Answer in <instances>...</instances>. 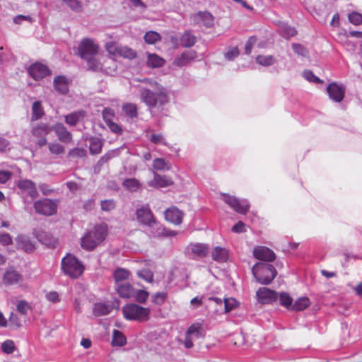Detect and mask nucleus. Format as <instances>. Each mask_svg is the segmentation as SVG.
Returning <instances> with one entry per match:
<instances>
[{
	"label": "nucleus",
	"mask_w": 362,
	"mask_h": 362,
	"mask_svg": "<svg viewBox=\"0 0 362 362\" xmlns=\"http://www.w3.org/2000/svg\"><path fill=\"white\" fill-rule=\"evenodd\" d=\"M256 295L262 304L272 303L278 300V293L266 287L259 288Z\"/></svg>",
	"instance_id": "13"
},
{
	"label": "nucleus",
	"mask_w": 362,
	"mask_h": 362,
	"mask_svg": "<svg viewBox=\"0 0 362 362\" xmlns=\"http://www.w3.org/2000/svg\"><path fill=\"white\" fill-rule=\"evenodd\" d=\"M107 52L115 57L132 59L136 57V52L128 47L117 46L114 43L107 45Z\"/></svg>",
	"instance_id": "11"
},
{
	"label": "nucleus",
	"mask_w": 362,
	"mask_h": 362,
	"mask_svg": "<svg viewBox=\"0 0 362 362\" xmlns=\"http://www.w3.org/2000/svg\"><path fill=\"white\" fill-rule=\"evenodd\" d=\"M252 273L256 281L263 285L269 284L277 274L275 267L266 263L255 264L252 268Z\"/></svg>",
	"instance_id": "3"
},
{
	"label": "nucleus",
	"mask_w": 362,
	"mask_h": 362,
	"mask_svg": "<svg viewBox=\"0 0 362 362\" xmlns=\"http://www.w3.org/2000/svg\"><path fill=\"white\" fill-rule=\"evenodd\" d=\"M63 1L73 11H80L81 9V3L78 0H63Z\"/></svg>",
	"instance_id": "59"
},
{
	"label": "nucleus",
	"mask_w": 362,
	"mask_h": 362,
	"mask_svg": "<svg viewBox=\"0 0 362 362\" xmlns=\"http://www.w3.org/2000/svg\"><path fill=\"white\" fill-rule=\"evenodd\" d=\"M278 299L279 300L281 305L289 310H291L293 299L288 293L282 292L281 293H278Z\"/></svg>",
	"instance_id": "39"
},
{
	"label": "nucleus",
	"mask_w": 362,
	"mask_h": 362,
	"mask_svg": "<svg viewBox=\"0 0 362 362\" xmlns=\"http://www.w3.org/2000/svg\"><path fill=\"white\" fill-rule=\"evenodd\" d=\"M165 60L156 54L147 53V64L152 68L161 67Z\"/></svg>",
	"instance_id": "34"
},
{
	"label": "nucleus",
	"mask_w": 362,
	"mask_h": 362,
	"mask_svg": "<svg viewBox=\"0 0 362 362\" xmlns=\"http://www.w3.org/2000/svg\"><path fill=\"white\" fill-rule=\"evenodd\" d=\"M150 309L136 303H129L122 308L124 317L128 320L138 322L147 321L149 319Z\"/></svg>",
	"instance_id": "4"
},
{
	"label": "nucleus",
	"mask_w": 362,
	"mask_h": 362,
	"mask_svg": "<svg viewBox=\"0 0 362 362\" xmlns=\"http://www.w3.org/2000/svg\"><path fill=\"white\" fill-rule=\"evenodd\" d=\"M102 115L104 122L107 124V123H110V122L113 121L112 119L113 117H115V112L111 108L105 107L103 109Z\"/></svg>",
	"instance_id": "53"
},
{
	"label": "nucleus",
	"mask_w": 362,
	"mask_h": 362,
	"mask_svg": "<svg viewBox=\"0 0 362 362\" xmlns=\"http://www.w3.org/2000/svg\"><path fill=\"white\" fill-rule=\"evenodd\" d=\"M49 150L52 154L60 155L64 153V148L58 143H50L48 145Z\"/></svg>",
	"instance_id": "54"
},
{
	"label": "nucleus",
	"mask_w": 362,
	"mask_h": 362,
	"mask_svg": "<svg viewBox=\"0 0 362 362\" xmlns=\"http://www.w3.org/2000/svg\"><path fill=\"white\" fill-rule=\"evenodd\" d=\"M129 272L125 269H117L113 274L117 285L120 283H124L123 281L129 278Z\"/></svg>",
	"instance_id": "37"
},
{
	"label": "nucleus",
	"mask_w": 362,
	"mask_h": 362,
	"mask_svg": "<svg viewBox=\"0 0 362 362\" xmlns=\"http://www.w3.org/2000/svg\"><path fill=\"white\" fill-rule=\"evenodd\" d=\"M165 218L169 222L180 225L182 221L183 213L177 207L172 206L165 210Z\"/></svg>",
	"instance_id": "19"
},
{
	"label": "nucleus",
	"mask_w": 362,
	"mask_h": 362,
	"mask_svg": "<svg viewBox=\"0 0 362 362\" xmlns=\"http://www.w3.org/2000/svg\"><path fill=\"white\" fill-rule=\"evenodd\" d=\"M100 206L103 211H110L115 208L116 204L113 199H105L101 201Z\"/></svg>",
	"instance_id": "52"
},
{
	"label": "nucleus",
	"mask_w": 362,
	"mask_h": 362,
	"mask_svg": "<svg viewBox=\"0 0 362 362\" xmlns=\"http://www.w3.org/2000/svg\"><path fill=\"white\" fill-rule=\"evenodd\" d=\"M211 256L214 261L220 263L226 262L228 259V252L226 248L215 247L212 250Z\"/></svg>",
	"instance_id": "28"
},
{
	"label": "nucleus",
	"mask_w": 362,
	"mask_h": 362,
	"mask_svg": "<svg viewBox=\"0 0 362 362\" xmlns=\"http://www.w3.org/2000/svg\"><path fill=\"white\" fill-rule=\"evenodd\" d=\"M191 21L194 24H202L206 28L214 25V16L208 11H199L191 16Z\"/></svg>",
	"instance_id": "17"
},
{
	"label": "nucleus",
	"mask_w": 362,
	"mask_h": 362,
	"mask_svg": "<svg viewBox=\"0 0 362 362\" xmlns=\"http://www.w3.org/2000/svg\"><path fill=\"white\" fill-rule=\"evenodd\" d=\"M122 111L127 117L131 119L137 118L138 117V107L134 103H125L122 105Z\"/></svg>",
	"instance_id": "35"
},
{
	"label": "nucleus",
	"mask_w": 362,
	"mask_h": 362,
	"mask_svg": "<svg viewBox=\"0 0 362 362\" xmlns=\"http://www.w3.org/2000/svg\"><path fill=\"white\" fill-rule=\"evenodd\" d=\"M148 139L154 144H163L166 146H169L165 137L162 134H152L149 136Z\"/></svg>",
	"instance_id": "48"
},
{
	"label": "nucleus",
	"mask_w": 362,
	"mask_h": 362,
	"mask_svg": "<svg viewBox=\"0 0 362 362\" xmlns=\"http://www.w3.org/2000/svg\"><path fill=\"white\" fill-rule=\"evenodd\" d=\"M310 300L308 297H300L298 298L291 307V311H302L310 305Z\"/></svg>",
	"instance_id": "36"
},
{
	"label": "nucleus",
	"mask_w": 362,
	"mask_h": 362,
	"mask_svg": "<svg viewBox=\"0 0 362 362\" xmlns=\"http://www.w3.org/2000/svg\"><path fill=\"white\" fill-rule=\"evenodd\" d=\"M119 148L112 149L107 151L103 155L94 166V172L98 173L104 164L107 163L110 159L115 158L119 155Z\"/></svg>",
	"instance_id": "24"
},
{
	"label": "nucleus",
	"mask_w": 362,
	"mask_h": 362,
	"mask_svg": "<svg viewBox=\"0 0 362 362\" xmlns=\"http://www.w3.org/2000/svg\"><path fill=\"white\" fill-rule=\"evenodd\" d=\"M17 245L26 252H31L35 249L34 244L30 240V238L25 235H19L16 238Z\"/></svg>",
	"instance_id": "26"
},
{
	"label": "nucleus",
	"mask_w": 362,
	"mask_h": 362,
	"mask_svg": "<svg viewBox=\"0 0 362 362\" xmlns=\"http://www.w3.org/2000/svg\"><path fill=\"white\" fill-rule=\"evenodd\" d=\"M107 234V226L106 224L97 225L93 230L88 232L81 238V247L86 250L91 251L105 239Z\"/></svg>",
	"instance_id": "2"
},
{
	"label": "nucleus",
	"mask_w": 362,
	"mask_h": 362,
	"mask_svg": "<svg viewBox=\"0 0 362 362\" xmlns=\"http://www.w3.org/2000/svg\"><path fill=\"white\" fill-rule=\"evenodd\" d=\"M167 297L164 292H158L152 296V301L156 305H162Z\"/></svg>",
	"instance_id": "57"
},
{
	"label": "nucleus",
	"mask_w": 362,
	"mask_h": 362,
	"mask_svg": "<svg viewBox=\"0 0 362 362\" xmlns=\"http://www.w3.org/2000/svg\"><path fill=\"white\" fill-rule=\"evenodd\" d=\"M69 80L64 76H57L53 81L54 90L62 95H65L69 92Z\"/></svg>",
	"instance_id": "20"
},
{
	"label": "nucleus",
	"mask_w": 362,
	"mask_h": 362,
	"mask_svg": "<svg viewBox=\"0 0 362 362\" xmlns=\"http://www.w3.org/2000/svg\"><path fill=\"white\" fill-rule=\"evenodd\" d=\"M36 236L37 239L45 245L48 246L54 245V241L52 240V238L50 237V235L47 233L42 232L41 233L37 234Z\"/></svg>",
	"instance_id": "50"
},
{
	"label": "nucleus",
	"mask_w": 362,
	"mask_h": 362,
	"mask_svg": "<svg viewBox=\"0 0 362 362\" xmlns=\"http://www.w3.org/2000/svg\"><path fill=\"white\" fill-rule=\"evenodd\" d=\"M291 46L296 54L303 57L308 55V51L303 45L298 43H293Z\"/></svg>",
	"instance_id": "55"
},
{
	"label": "nucleus",
	"mask_w": 362,
	"mask_h": 362,
	"mask_svg": "<svg viewBox=\"0 0 362 362\" xmlns=\"http://www.w3.org/2000/svg\"><path fill=\"white\" fill-rule=\"evenodd\" d=\"M116 290L119 296L123 298H130L135 295V288L127 282L118 284Z\"/></svg>",
	"instance_id": "23"
},
{
	"label": "nucleus",
	"mask_w": 362,
	"mask_h": 362,
	"mask_svg": "<svg viewBox=\"0 0 362 362\" xmlns=\"http://www.w3.org/2000/svg\"><path fill=\"white\" fill-rule=\"evenodd\" d=\"M148 184L154 187H165L172 185L173 182L168 176L154 173L153 180Z\"/></svg>",
	"instance_id": "25"
},
{
	"label": "nucleus",
	"mask_w": 362,
	"mask_h": 362,
	"mask_svg": "<svg viewBox=\"0 0 362 362\" xmlns=\"http://www.w3.org/2000/svg\"><path fill=\"white\" fill-rule=\"evenodd\" d=\"M209 245L204 243H191L185 249L186 254L193 259H198L206 256L209 252Z\"/></svg>",
	"instance_id": "10"
},
{
	"label": "nucleus",
	"mask_w": 362,
	"mask_h": 362,
	"mask_svg": "<svg viewBox=\"0 0 362 362\" xmlns=\"http://www.w3.org/2000/svg\"><path fill=\"white\" fill-rule=\"evenodd\" d=\"M327 91L330 99L334 102L339 103L344 97L345 88L343 85H339L333 82L327 86Z\"/></svg>",
	"instance_id": "16"
},
{
	"label": "nucleus",
	"mask_w": 362,
	"mask_h": 362,
	"mask_svg": "<svg viewBox=\"0 0 362 362\" xmlns=\"http://www.w3.org/2000/svg\"><path fill=\"white\" fill-rule=\"evenodd\" d=\"M53 129L59 141L64 143H69L72 141V134L61 123H57Z\"/></svg>",
	"instance_id": "21"
},
{
	"label": "nucleus",
	"mask_w": 362,
	"mask_h": 362,
	"mask_svg": "<svg viewBox=\"0 0 362 362\" xmlns=\"http://www.w3.org/2000/svg\"><path fill=\"white\" fill-rule=\"evenodd\" d=\"M69 156L73 158H83L86 156V151L83 148H76L69 152Z\"/></svg>",
	"instance_id": "63"
},
{
	"label": "nucleus",
	"mask_w": 362,
	"mask_h": 362,
	"mask_svg": "<svg viewBox=\"0 0 362 362\" xmlns=\"http://www.w3.org/2000/svg\"><path fill=\"white\" fill-rule=\"evenodd\" d=\"M256 62L260 65L268 66L272 65L274 63V59L272 55H258L256 57Z\"/></svg>",
	"instance_id": "45"
},
{
	"label": "nucleus",
	"mask_w": 362,
	"mask_h": 362,
	"mask_svg": "<svg viewBox=\"0 0 362 362\" xmlns=\"http://www.w3.org/2000/svg\"><path fill=\"white\" fill-rule=\"evenodd\" d=\"M98 52V46L95 44L93 40L88 38L83 39L78 47V54L83 59L97 55Z\"/></svg>",
	"instance_id": "9"
},
{
	"label": "nucleus",
	"mask_w": 362,
	"mask_h": 362,
	"mask_svg": "<svg viewBox=\"0 0 362 362\" xmlns=\"http://www.w3.org/2000/svg\"><path fill=\"white\" fill-rule=\"evenodd\" d=\"M29 75L35 81H40L47 76L51 75L49 68L42 63L36 62L31 64L28 69Z\"/></svg>",
	"instance_id": "12"
},
{
	"label": "nucleus",
	"mask_w": 362,
	"mask_h": 362,
	"mask_svg": "<svg viewBox=\"0 0 362 362\" xmlns=\"http://www.w3.org/2000/svg\"><path fill=\"white\" fill-rule=\"evenodd\" d=\"M160 39V34L155 31H148L144 35V40L148 44H154Z\"/></svg>",
	"instance_id": "47"
},
{
	"label": "nucleus",
	"mask_w": 362,
	"mask_h": 362,
	"mask_svg": "<svg viewBox=\"0 0 362 362\" xmlns=\"http://www.w3.org/2000/svg\"><path fill=\"white\" fill-rule=\"evenodd\" d=\"M153 89L139 87L140 99L150 110L156 107L158 104L163 105L169 103L168 92L165 88L157 86Z\"/></svg>",
	"instance_id": "1"
},
{
	"label": "nucleus",
	"mask_w": 362,
	"mask_h": 362,
	"mask_svg": "<svg viewBox=\"0 0 362 362\" xmlns=\"http://www.w3.org/2000/svg\"><path fill=\"white\" fill-rule=\"evenodd\" d=\"M253 255L255 258L267 262H272L276 257L274 252L267 247H257L255 248Z\"/></svg>",
	"instance_id": "18"
},
{
	"label": "nucleus",
	"mask_w": 362,
	"mask_h": 362,
	"mask_svg": "<svg viewBox=\"0 0 362 362\" xmlns=\"http://www.w3.org/2000/svg\"><path fill=\"white\" fill-rule=\"evenodd\" d=\"M223 202L230 206L238 214H245L250 209V204L247 199H240L228 194H222Z\"/></svg>",
	"instance_id": "8"
},
{
	"label": "nucleus",
	"mask_w": 362,
	"mask_h": 362,
	"mask_svg": "<svg viewBox=\"0 0 362 362\" xmlns=\"http://www.w3.org/2000/svg\"><path fill=\"white\" fill-rule=\"evenodd\" d=\"M23 278L22 275L13 268L11 267L6 270L2 282L6 286H13L22 283Z\"/></svg>",
	"instance_id": "14"
},
{
	"label": "nucleus",
	"mask_w": 362,
	"mask_h": 362,
	"mask_svg": "<svg viewBox=\"0 0 362 362\" xmlns=\"http://www.w3.org/2000/svg\"><path fill=\"white\" fill-rule=\"evenodd\" d=\"M257 42V38L255 36L249 37L245 44V54H250L255 45Z\"/></svg>",
	"instance_id": "60"
},
{
	"label": "nucleus",
	"mask_w": 362,
	"mask_h": 362,
	"mask_svg": "<svg viewBox=\"0 0 362 362\" xmlns=\"http://www.w3.org/2000/svg\"><path fill=\"white\" fill-rule=\"evenodd\" d=\"M123 187L130 192H136L140 187L141 184L135 178H127L123 181Z\"/></svg>",
	"instance_id": "38"
},
{
	"label": "nucleus",
	"mask_w": 362,
	"mask_h": 362,
	"mask_svg": "<svg viewBox=\"0 0 362 362\" xmlns=\"http://www.w3.org/2000/svg\"><path fill=\"white\" fill-rule=\"evenodd\" d=\"M58 205V199L44 198L35 201L33 204V207L37 214L50 216L57 214Z\"/></svg>",
	"instance_id": "6"
},
{
	"label": "nucleus",
	"mask_w": 362,
	"mask_h": 362,
	"mask_svg": "<svg viewBox=\"0 0 362 362\" xmlns=\"http://www.w3.org/2000/svg\"><path fill=\"white\" fill-rule=\"evenodd\" d=\"M86 115L83 110L76 111L65 116V122L70 126H75L81 121Z\"/></svg>",
	"instance_id": "29"
},
{
	"label": "nucleus",
	"mask_w": 362,
	"mask_h": 362,
	"mask_svg": "<svg viewBox=\"0 0 362 362\" xmlns=\"http://www.w3.org/2000/svg\"><path fill=\"white\" fill-rule=\"evenodd\" d=\"M156 228L157 229L156 232L153 230L151 232V235L152 237H159L160 235L174 236L177 233L175 231L173 230H165L164 228L159 225Z\"/></svg>",
	"instance_id": "46"
},
{
	"label": "nucleus",
	"mask_w": 362,
	"mask_h": 362,
	"mask_svg": "<svg viewBox=\"0 0 362 362\" xmlns=\"http://www.w3.org/2000/svg\"><path fill=\"white\" fill-rule=\"evenodd\" d=\"M136 216L137 221L141 224L148 226L152 229L158 226L148 204L138 206L136 210Z\"/></svg>",
	"instance_id": "7"
},
{
	"label": "nucleus",
	"mask_w": 362,
	"mask_h": 362,
	"mask_svg": "<svg viewBox=\"0 0 362 362\" xmlns=\"http://www.w3.org/2000/svg\"><path fill=\"white\" fill-rule=\"evenodd\" d=\"M89 151L90 154L97 155L100 153L103 146V141L101 139L92 136L89 139Z\"/></svg>",
	"instance_id": "31"
},
{
	"label": "nucleus",
	"mask_w": 362,
	"mask_h": 362,
	"mask_svg": "<svg viewBox=\"0 0 362 362\" xmlns=\"http://www.w3.org/2000/svg\"><path fill=\"white\" fill-rule=\"evenodd\" d=\"M1 349L3 352L7 354L13 353L16 349L14 342L10 339L6 340L1 344Z\"/></svg>",
	"instance_id": "49"
},
{
	"label": "nucleus",
	"mask_w": 362,
	"mask_h": 362,
	"mask_svg": "<svg viewBox=\"0 0 362 362\" xmlns=\"http://www.w3.org/2000/svg\"><path fill=\"white\" fill-rule=\"evenodd\" d=\"M62 269L65 274L76 279L82 274L83 266L74 256L67 255L62 260Z\"/></svg>",
	"instance_id": "5"
},
{
	"label": "nucleus",
	"mask_w": 362,
	"mask_h": 362,
	"mask_svg": "<svg viewBox=\"0 0 362 362\" xmlns=\"http://www.w3.org/2000/svg\"><path fill=\"white\" fill-rule=\"evenodd\" d=\"M112 344L114 346H122L126 344L125 336L119 330L114 329L112 333Z\"/></svg>",
	"instance_id": "40"
},
{
	"label": "nucleus",
	"mask_w": 362,
	"mask_h": 362,
	"mask_svg": "<svg viewBox=\"0 0 362 362\" xmlns=\"http://www.w3.org/2000/svg\"><path fill=\"white\" fill-rule=\"evenodd\" d=\"M148 292L144 290H136L135 289V297L136 300L139 303H144L148 298Z\"/></svg>",
	"instance_id": "51"
},
{
	"label": "nucleus",
	"mask_w": 362,
	"mask_h": 362,
	"mask_svg": "<svg viewBox=\"0 0 362 362\" xmlns=\"http://www.w3.org/2000/svg\"><path fill=\"white\" fill-rule=\"evenodd\" d=\"M17 187L22 192L27 194L31 199H35L38 196L35 184L30 180H19L16 182Z\"/></svg>",
	"instance_id": "15"
},
{
	"label": "nucleus",
	"mask_w": 362,
	"mask_h": 362,
	"mask_svg": "<svg viewBox=\"0 0 362 362\" xmlns=\"http://www.w3.org/2000/svg\"><path fill=\"white\" fill-rule=\"evenodd\" d=\"M44 115V111L40 101H35L32 105V120H37Z\"/></svg>",
	"instance_id": "41"
},
{
	"label": "nucleus",
	"mask_w": 362,
	"mask_h": 362,
	"mask_svg": "<svg viewBox=\"0 0 362 362\" xmlns=\"http://www.w3.org/2000/svg\"><path fill=\"white\" fill-rule=\"evenodd\" d=\"M349 21L356 25H360L362 23V15L358 12H352L349 15Z\"/></svg>",
	"instance_id": "58"
},
{
	"label": "nucleus",
	"mask_w": 362,
	"mask_h": 362,
	"mask_svg": "<svg viewBox=\"0 0 362 362\" xmlns=\"http://www.w3.org/2000/svg\"><path fill=\"white\" fill-rule=\"evenodd\" d=\"M52 129L51 127L45 123H40L32 129V135L35 137H44L47 135Z\"/></svg>",
	"instance_id": "32"
},
{
	"label": "nucleus",
	"mask_w": 362,
	"mask_h": 362,
	"mask_svg": "<svg viewBox=\"0 0 362 362\" xmlns=\"http://www.w3.org/2000/svg\"><path fill=\"white\" fill-rule=\"evenodd\" d=\"M303 76L304 78L310 82H314L316 83H320L322 82V81L310 70H305L303 72Z\"/></svg>",
	"instance_id": "62"
},
{
	"label": "nucleus",
	"mask_w": 362,
	"mask_h": 362,
	"mask_svg": "<svg viewBox=\"0 0 362 362\" xmlns=\"http://www.w3.org/2000/svg\"><path fill=\"white\" fill-rule=\"evenodd\" d=\"M137 276L146 281V282L151 283L153 281L154 274L153 272L147 269H143L136 272Z\"/></svg>",
	"instance_id": "43"
},
{
	"label": "nucleus",
	"mask_w": 362,
	"mask_h": 362,
	"mask_svg": "<svg viewBox=\"0 0 362 362\" xmlns=\"http://www.w3.org/2000/svg\"><path fill=\"white\" fill-rule=\"evenodd\" d=\"M197 42V37L191 31H185L180 38V45L183 47H191Z\"/></svg>",
	"instance_id": "30"
},
{
	"label": "nucleus",
	"mask_w": 362,
	"mask_h": 362,
	"mask_svg": "<svg viewBox=\"0 0 362 362\" xmlns=\"http://www.w3.org/2000/svg\"><path fill=\"white\" fill-rule=\"evenodd\" d=\"M153 167L158 170H169L170 169V164L163 158H156L153 162Z\"/></svg>",
	"instance_id": "44"
},
{
	"label": "nucleus",
	"mask_w": 362,
	"mask_h": 362,
	"mask_svg": "<svg viewBox=\"0 0 362 362\" xmlns=\"http://www.w3.org/2000/svg\"><path fill=\"white\" fill-rule=\"evenodd\" d=\"M279 33L284 38L289 39L294 37L297 34L295 28L291 27L286 23H282L279 26Z\"/></svg>",
	"instance_id": "33"
},
{
	"label": "nucleus",
	"mask_w": 362,
	"mask_h": 362,
	"mask_svg": "<svg viewBox=\"0 0 362 362\" xmlns=\"http://www.w3.org/2000/svg\"><path fill=\"white\" fill-rule=\"evenodd\" d=\"M86 61L87 63V67L90 70L93 71H98L101 69V64L100 62L96 59V55L91 56L90 58H85L83 59Z\"/></svg>",
	"instance_id": "42"
},
{
	"label": "nucleus",
	"mask_w": 362,
	"mask_h": 362,
	"mask_svg": "<svg viewBox=\"0 0 362 362\" xmlns=\"http://www.w3.org/2000/svg\"><path fill=\"white\" fill-rule=\"evenodd\" d=\"M240 54L239 49L238 47H233L228 49V50L225 53V58L228 61H232L235 58L238 57Z\"/></svg>",
	"instance_id": "56"
},
{
	"label": "nucleus",
	"mask_w": 362,
	"mask_h": 362,
	"mask_svg": "<svg viewBox=\"0 0 362 362\" xmlns=\"http://www.w3.org/2000/svg\"><path fill=\"white\" fill-rule=\"evenodd\" d=\"M112 310V306L105 303H95L93 308V313L95 317L104 316L110 314Z\"/></svg>",
	"instance_id": "27"
},
{
	"label": "nucleus",
	"mask_w": 362,
	"mask_h": 362,
	"mask_svg": "<svg viewBox=\"0 0 362 362\" xmlns=\"http://www.w3.org/2000/svg\"><path fill=\"white\" fill-rule=\"evenodd\" d=\"M197 57V54L194 50L185 51L175 59V64L178 66H184L194 60Z\"/></svg>",
	"instance_id": "22"
},
{
	"label": "nucleus",
	"mask_w": 362,
	"mask_h": 362,
	"mask_svg": "<svg viewBox=\"0 0 362 362\" xmlns=\"http://www.w3.org/2000/svg\"><path fill=\"white\" fill-rule=\"evenodd\" d=\"M111 132L113 133H115L117 134H122V128L120 125L114 122L113 121L110 122V123H107L106 124Z\"/></svg>",
	"instance_id": "64"
},
{
	"label": "nucleus",
	"mask_w": 362,
	"mask_h": 362,
	"mask_svg": "<svg viewBox=\"0 0 362 362\" xmlns=\"http://www.w3.org/2000/svg\"><path fill=\"white\" fill-rule=\"evenodd\" d=\"M224 310L226 313L231 311L236 305V300L234 298H226L223 300Z\"/></svg>",
	"instance_id": "61"
}]
</instances>
